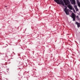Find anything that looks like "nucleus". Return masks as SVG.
I'll list each match as a JSON object with an SVG mask.
<instances>
[{"mask_svg":"<svg viewBox=\"0 0 80 80\" xmlns=\"http://www.w3.org/2000/svg\"><path fill=\"white\" fill-rule=\"evenodd\" d=\"M54 1L55 2L57 3L58 4H61V5H62L64 7H65L64 9V11L65 12L67 15H69L68 11L67 9V8L65 6V4H64L63 2V1H62V0H54Z\"/></svg>","mask_w":80,"mask_h":80,"instance_id":"obj_1","label":"nucleus"},{"mask_svg":"<svg viewBox=\"0 0 80 80\" xmlns=\"http://www.w3.org/2000/svg\"><path fill=\"white\" fill-rule=\"evenodd\" d=\"M64 3H65V4L66 5H67L68 7L70 9V10H73V12L74 13L75 12V9H74V8H73L72 7V5L71 4H70V1L68 0H63Z\"/></svg>","mask_w":80,"mask_h":80,"instance_id":"obj_2","label":"nucleus"},{"mask_svg":"<svg viewBox=\"0 0 80 80\" xmlns=\"http://www.w3.org/2000/svg\"><path fill=\"white\" fill-rule=\"evenodd\" d=\"M71 17L73 18V21H75V15L73 12L72 13V16Z\"/></svg>","mask_w":80,"mask_h":80,"instance_id":"obj_3","label":"nucleus"},{"mask_svg":"<svg viewBox=\"0 0 80 80\" xmlns=\"http://www.w3.org/2000/svg\"><path fill=\"white\" fill-rule=\"evenodd\" d=\"M72 4L73 5H75V0H70Z\"/></svg>","mask_w":80,"mask_h":80,"instance_id":"obj_4","label":"nucleus"},{"mask_svg":"<svg viewBox=\"0 0 80 80\" xmlns=\"http://www.w3.org/2000/svg\"><path fill=\"white\" fill-rule=\"evenodd\" d=\"M74 8L75 9L76 12H78V9L77 8V6L76 5H74Z\"/></svg>","mask_w":80,"mask_h":80,"instance_id":"obj_5","label":"nucleus"},{"mask_svg":"<svg viewBox=\"0 0 80 80\" xmlns=\"http://www.w3.org/2000/svg\"><path fill=\"white\" fill-rule=\"evenodd\" d=\"M76 24H77L78 27V28H79V27H80V23H78V22H76Z\"/></svg>","mask_w":80,"mask_h":80,"instance_id":"obj_6","label":"nucleus"},{"mask_svg":"<svg viewBox=\"0 0 80 80\" xmlns=\"http://www.w3.org/2000/svg\"><path fill=\"white\" fill-rule=\"evenodd\" d=\"M77 3H78V7H79L80 8V2H79L78 1H77Z\"/></svg>","mask_w":80,"mask_h":80,"instance_id":"obj_7","label":"nucleus"},{"mask_svg":"<svg viewBox=\"0 0 80 80\" xmlns=\"http://www.w3.org/2000/svg\"><path fill=\"white\" fill-rule=\"evenodd\" d=\"M77 19H78V20H79V17H78V16H77Z\"/></svg>","mask_w":80,"mask_h":80,"instance_id":"obj_8","label":"nucleus"},{"mask_svg":"<svg viewBox=\"0 0 80 80\" xmlns=\"http://www.w3.org/2000/svg\"><path fill=\"white\" fill-rule=\"evenodd\" d=\"M6 7H7V6H5Z\"/></svg>","mask_w":80,"mask_h":80,"instance_id":"obj_9","label":"nucleus"}]
</instances>
